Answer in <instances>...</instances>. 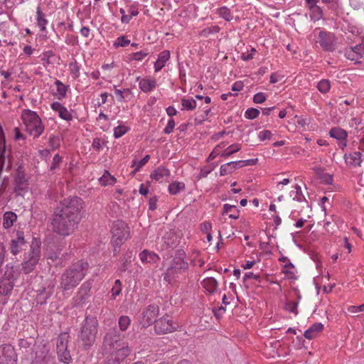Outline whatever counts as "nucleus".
Listing matches in <instances>:
<instances>
[{
    "mask_svg": "<svg viewBox=\"0 0 364 364\" xmlns=\"http://www.w3.org/2000/svg\"><path fill=\"white\" fill-rule=\"evenodd\" d=\"M311 13H310V17L311 20L316 21H318L323 17V11L320 6L318 5L313 6L312 8L309 9Z\"/></svg>",
    "mask_w": 364,
    "mask_h": 364,
    "instance_id": "f704fd0d",
    "label": "nucleus"
},
{
    "mask_svg": "<svg viewBox=\"0 0 364 364\" xmlns=\"http://www.w3.org/2000/svg\"><path fill=\"white\" fill-rule=\"evenodd\" d=\"M28 188L27 181L23 173L18 172L14 178V192L16 195H22V192Z\"/></svg>",
    "mask_w": 364,
    "mask_h": 364,
    "instance_id": "dca6fc26",
    "label": "nucleus"
},
{
    "mask_svg": "<svg viewBox=\"0 0 364 364\" xmlns=\"http://www.w3.org/2000/svg\"><path fill=\"white\" fill-rule=\"evenodd\" d=\"M104 360L102 364H120L132 352L124 336L116 328L109 329L103 338Z\"/></svg>",
    "mask_w": 364,
    "mask_h": 364,
    "instance_id": "f03ea898",
    "label": "nucleus"
},
{
    "mask_svg": "<svg viewBox=\"0 0 364 364\" xmlns=\"http://www.w3.org/2000/svg\"><path fill=\"white\" fill-rule=\"evenodd\" d=\"M37 22L38 26L41 28V30L46 31V26L48 23V21L45 18V14L41 11L40 7L37 9Z\"/></svg>",
    "mask_w": 364,
    "mask_h": 364,
    "instance_id": "ea45409f",
    "label": "nucleus"
},
{
    "mask_svg": "<svg viewBox=\"0 0 364 364\" xmlns=\"http://www.w3.org/2000/svg\"><path fill=\"white\" fill-rule=\"evenodd\" d=\"M241 149V145L239 144H234L229 146L222 154L221 156L227 158L237 152Z\"/></svg>",
    "mask_w": 364,
    "mask_h": 364,
    "instance_id": "58836bf2",
    "label": "nucleus"
},
{
    "mask_svg": "<svg viewBox=\"0 0 364 364\" xmlns=\"http://www.w3.org/2000/svg\"><path fill=\"white\" fill-rule=\"evenodd\" d=\"M272 133L269 130H263L259 133L258 137L260 141H264L265 139H270L272 136Z\"/></svg>",
    "mask_w": 364,
    "mask_h": 364,
    "instance_id": "bf43d9fd",
    "label": "nucleus"
},
{
    "mask_svg": "<svg viewBox=\"0 0 364 364\" xmlns=\"http://www.w3.org/2000/svg\"><path fill=\"white\" fill-rule=\"evenodd\" d=\"M236 170L235 165H234L233 162H228L227 164H223L220 168V176H225L230 174Z\"/></svg>",
    "mask_w": 364,
    "mask_h": 364,
    "instance_id": "c9c22d12",
    "label": "nucleus"
},
{
    "mask_svg": "<svg viewBox=\"0 0 364 364\" xmlns=\"http://www.w3.org/2000/svg\"><path fill=\"white\" fill-rule=\"evenodd\" d=\"M266 95L263 92H258L253 97V102L256 104H261L266 101Z\"/></svg>",
    "mask_w": 364,
    "mask_h": 364,
    "instance_id": "13d9d810",
    "label": "nucleus"
},
{
    "mask_svg": "<svg viewBox=\"0 0 364 364\" xmlns=\"http://www.w3.org/2000/svg\"><path fill=\"white\" fill-rule=\"evenodd\" d=\"M41 257V243L33 241L30 250L24 254L21 263V269L24 274L32 272L36 268Z\"/></svg>",
    "mask_w": 364,
    "mask_h": 364,
    "instance_id": "423d86ee",
    "label": "nucleus"
},
{
    "mask_svg": "<svg viewBox=\"0 0 364 364\" xmlns=\"http://www.w3.org/2000/svg\"><path fill=\"white\" fill-rule=\"evenodd\" d=\"M83 205V200L77 196H70L60 200L50 218L52 230L63 237L72 235L78 228Z\"/></svg>",
    "mask_w": 364,
    "mask_h": 364,
    "instance_id": "f257e3e1",
    "label": "nucleus"
},
{
    "mask_svg": "<svg viewBox=\"0 0 364 364\" xmlns=\"http://www.w3.org/2000/svg\"><path fill=\"white\" fill-rule=\"evenodd\" d=\"M170 175V171L164 166H159L156 169H155L153 172H151L150 177L151 178L156 181H161L164 177H167Z\"/></svg>",
    "mask_w": 364,
    "mask_h": 364,
    "instance_id": "393cba45",
    "label": "nucleus"
},
{
    "mask_svg": "<svg viewBox=\"0 0 364 364\" xmlns=\"http://www.w3.org/2000/svg\"><path fill=\"white\" fill-rule=\"evenodd\" d=\"M188 269V263L184 259L173 258L170 262L169 267L166 269L165 279L166 277H174L178 274H181Z\"/></svg>",
    "mask_w": 364,
    "mask_h": 364,
    "instance_id": "f8f14e48",
    "label": "nucleus"
},
{
    "mask_svg": "<svg viewBox=\"0 0 364 364\" xmlns=\"http://www.w3.org/2000/svg\"><path fill=\"white\" fill-rule=\"evenodd\" d=\"M139 258L143 263L156 264L160 260V257L154 252L144 250L139 253Z\"/></svg>",
    "mask_w": 364,
    "mask_h": 364,
    "instance_id": "f3484780",
    "label": "nucleus"
},
{
    "mask_svg": "<svg viewBox=\"0 0 364 364\" xmlns=\"http://www.w3.org/2000/svg\"><path fill=\"white\" fill-rule=\"evenodd\" d=\"M49 145L53 149H56L60 146V139L58 136H50L49 138Z\"/></svg>",
    "mask_w": 364,
    "mask_h": 364,
    "instance_id": "4d7b16f0",
    "label": "nucleus"
},
{
    "mask_svg": "<svg viewBox=\"0 0 364 364\" xmlns=\"http://www.w3.org/2000/svg\"><path fill=\"white\" fill-rule=\"evenodd\" d=\"M93 280H87L85 282L78 291L79 300L80 302H85L90 296V291L92 287Z\"/></svg>",
    "mask_w": 364,
    "mask_h": 364,
    "instance_id": "aec40b11",
    "label": "nucleus"
},
{
    "mask_svg": "<svg viewBox=\"0 0 364 364\" xmlns=\"http://www.w3.org/2000/svg\"><path fill=\"white\" fill-rule=\"evenodd\" d=\"M170 58V52L169 50H164L161 52L159 55L158 60L154 63V70L155 72L160 71L166 65V62Z\"/></svg>",
    "mask_w": 364,
    "mask_h": 364,
    "instance_id": "4be33fe9",
    "label": "nucleus"
},
{
    "mask_svg": "<svg viewBox=\"0 0 364 364\" xmlns=\"http://www.w3.org/2000/svg\"><path fill=\"white\" fill-rule=\"evenodd\" d=\"M166 248H174L179 242L178 237L174 232H170L164 237Z\"/></svg>",
    "mask_w": 364,
    "mask_h": 364,
    "instance_id": "bb28decb",
    "label": "nucleus"
},
{
    "mask_svg": "<svg viewBox=\"0 0 364 364\" xmlns=\"http://www.w3.org/2000/svg\"><path fill=\"white\" fill-rule=\"evenodd\" d=\"M55 283L50 282L47 288L43 287L41 290H40L37 298L38 302H40L41 304H45L46 300L52 295Z\"/></svg>",
    "mask_w": 364,
    "mask_h": 364,
    "instance_id": "6ab92c4d",
    "label": "nucleus"
},
{
    "mask_svg": "<svg viewBox=\"0 0 364 364\" xmlns=\"http://www.w3.org/2000/svg\"><path fill=\"white\" fill-rule=\"evenodd\" d=\"M70 336L68 333H61L57 338L56 351L60 361L69 363L71 361V355L68 350V343Z\"/></svg>",
    "mask_w": 364,
    "mask_h": 364,
    "instance_id": "0eeeda50",
    "label": "nucleus"
},
{
    "mask_svg": "<svg viewBox=\"0 0 364 364\" xmlns=\"http://www.w3.org/2000/svg\"><path fill=\"white\" fill-rule=\"evenodd\" d=\"M203 287L210 294L216 291L218 288V282L213 277H208L202 282Z\"/></svg>",
    "mask_w": 364,
    "mask_h": 364,
    "instance_id": "c85d7f7f",
    "label": "nucleus"
},
{
    "mask_svg": "<svg viewBox=\"0 0 364 364\" xmlns=\"http://www.w3.org/2000/svg\"><path fill=\"white\" fill-rule=\"evenodd\" d=\"M344 158L347 164L354 166H360L362 161L361 153L359 151H354L348 155L345 154Z\"/></svg>",
    "mask_w": 364,
    "mask_h": 364,
    "instance_id": "b1692460",
    "label": "nucleus"
},
{
    "mask_svg": "<svg viewBox=\"0 0 364 364\" xmlns=\"http://www.w3.org/2000/svg\"><path fill=\"white\" fill-rule=\"evenodd\" d=\"M181 105L183 106V109H186L188 111L193 110L197 106L196 101L193 98H190V99L182 98L181 99Z\"/></svg>",
    "mask_w": 364,
    "mask_h": 364,
    "instance_id": "4c0bfd02",
    "label": "nucleus"
},
{
    "mask_svg": "<svg viewBox=\"0 0 364 364\" xmlns=\"http://www.w3.org/2000/svg\"><path fill=\"white\" fill-rule=\"evenodd\" d=\"M317 88L322 93H327L331 88V82L328 80L323 79L318 82Z\"/></svg>",
    "mask_w": 364,
    "mask_h": 364,
    "instance_id": "79ce46f5",
    "label": "nucleus"
},
{
    "mask_svg": "<svg viewBox=\"0 0 364 364\" xmlns=\"http://www.w3.org/2000/svg\"><path fill=\"white\" fill-rule=\"evenodd\" d=\"M128 131V128L124 126H117L114 129V136L118 139L125 134Z\"/></svg>",
    "mask_w": 364,
    "mask_h": 364,
    "instance_id": "09e8293b",
    "label": "nucleus"
},
{
    "mask_svg": "<svg viewBox=\"0 0 364 364\" xmlns=\"http://www.w3.org/2000/svg\"><path fill=\"white\" fill-rule=\"evenodd\" d=\"M177 326L174 325L170 316L166 315L154 321V331L156 334H166L174 331Z\"/></svg>",
    "mask_w": 364,
    "mask_h": 364,
    "instance_id": "1a4fd4ad",
    "label": "nucleus"
},
{
    "mask_svg": "<svg viewBox=\"0 0 364 364\" xmlns=\"http://www.w3.org/2000/svg\"><path fill=\"white\" fill-rule=\"evenodd\" d=\"M119 330L122 331H126L131 323V319L127 316H121L118 321Z\"/></svg>",
    "mask_w": 364,
    "mask_h": 364,
    "instance_id": "a19ab883",
    "label": "nucleus"
},
{
    "mask_svg": "<svg viewBox=\"0 0 364 364\" xmlns=\"http://www.w3.org/2000/svg\"><path fill=\"white\" fill-rule=\"evenodd\" d=\"M318 43L324 51L332 52L336 49V36L333 33L321 31L318 33Z\"/></svg>",
    "mask_w": 364,
    "mask_h": 364,
    "instance_id": "ddd939ff",
    "label": "nucleus"
},
{
    "mask_svg": "<svg viewBox=\"0 0 364 364\" xmlns=\"http://www.w3.org/2000/svg\"><path fill=\"white\" fill-rule=\"evenodd\" d=\"M133 256L132 251L127 250L123 255V257L120 259V264L118 267V270L121 272H126L131 263H132V258Z\"/></svg>",
    "mask_w": 364,
    "mask_h": 364,
    "instance_id": "5701e85b",
    "label": "nucleus"
},
{
    "mask_svg": "<svg viewBox=\"0 0 364 364\" xmlns=\"http://www.w3.org/2000/svg\"><path fill=\"white\" fill-rule=\"evenodd\" d=\"M17 353L10 344L0 346V364H16Z\"/></svg>",
    "mask_w": 364,
    "mask_h": 364,
    "instance_id": "9d476101",
    "label": "nucleus"
},
{
    "mask_svg": "<svg viewBox=\"0 0 364 364\" xmlns=\"http://www.w3.org/2000/svg\"><path fill=\"white\" fill-rule=\"evenodd\" d=\"M136 80H139V88L144 92H151L156 87V81L155 79L142 78L140 80V77H138Z\"/></svg>",
    "mask_w": 364,
    "mask_h": 364,
    "instance_id": "a211bd4d",
    "label": "nucleus"
},
{
    "mask_svg": "<svg viewBox=\"0 0 364 364\" xmlns=\"http://www.w3.org/2000/svg\"><path fill=\"white\" fill-rule=\"evenodd\" d=\"M128 238H124V237H114L112 236V244L113 246H117V247H121V245L123 244V242L127 240Z\"/></svg>",
    "mask_w": 364,
    "mask_h": 364,
    "instance_id": "0e129e2a",
    "label": "nucleus"
},
{
    "mask_svg": "<svg viewBox=\"0 0 364 364\" xmlns=\"http://www.w3.org/2000/svg\"><path fill=\"white\" fill-rule=\"evenodd\" d=\"M58 115L63 119H65L68 122L71 121L73 119L72 114L69 112L65 107L63 106L62 109H60L58 112Z\"/></svg>",
    "mask_w": 364,
    "mask_h": 364,
    "instance_id": "8fccbe9b",
    "label": "nucleus"
},
{
    "mask_svg": "<svg viewBox=\"0 0 364 364\" xmlns=\"http://www.w3.org/2000/svg\"><path fill=\"white\" fill-rule=\"evenodd\" d=\"M6 256V248L2 242H0V274L2 273V266Z\"/></svg>",
    "mask_w": 364,
    "mask_h": 364,
    "instance_id": "6e6d98bb",
    "label": "nucleus"
},
{
    "mask_svg": "<svg viewBox=\"0 0 364 364\" xmlns=\"http://www.w3.org/2000/svg\"><path fill=\"white\" fill-rule=\"evenodd\" d=\"M130 43V41L127 39L126 36H119L117 38L116 41L114 43L115 47H125Z\"/></svg>",
    "mask_w": 364,
    "mask_h": 364,
    "instance_id": "603ef678",
    "label": "nucleus"
},
{
    "mask_svg": "<svg viewBox=\"0 0 364 364\" xmlns=\"http://www.w3.org/2000/svg\"><path fill=\"white\" fill-rule=\"evenodd\" d=\"M296 191H291L290 192V196L293 198L294 200H297L299 202L305 201L307 203L305 197L304 196L301 188L299 185L295 186Z\"/></svg>",
    "mask_w": 364,
    "mask_h": 364,
    "instance_id": "e433bc0d",
    "label": "nucleus"
},
{
    "mask_svg": "<svg viewBox=\"0 0 364 364\" xmlns=\"http://www.w3.org/2000/svg\"><path fill=\"white\" fill-rule=\"evenodd\" d=\"M21 118L26 126V130L34 138H37L43 132L44 127L39 116L36 112L24 109Z\"/></svg>",
    "mask_w": 364,
    "mask_h": 364,
    "instance_id": "39448f33",
    "label": "nucleus"
},
{
    "mask_svg": "<svg viewBox=\"0 0 364 364\" xmlns=\"http://www.w3.org/2000/svg\"><path fill=\"white\" fill-rule=\"evenodd\" d=\"M20 274L19 267L17 266H11L9 267L8 264L6 267V271L1 277L7 279L9 281L15 282L18 279Z\"/></svg>",
    "mask_w": 364,
    "mask_h": 364,
    "instance_id": "412c9836",
    "label": "nucleus"
},
{
    "mask_svg": "<svg viewBox=\"0 0 364 364\" xmlns=\"http://www.w3.org/2000/svg\"><path fill=\"white\" fill-rule=\"evenodd\" d=\"M112 234L114 237L129 238V230L127 224L122 220H117L113 223Z\"/></svg>",
    "mask_w": 364,
    "mask_h": 364,
    "instance_id": "2eb2a0df",
    "label": "nucleus"
},
{
    "mask_svg": "<svg viewBox=\"0 0 364 364\" xmlns=\"http://www.w3.org/2000/svg\"><path fill=\"white\" fill-rule=\"evenodd\" d=\"M31 364H55V359L49 350L43 346L36 351Z\"/></svg>",
    "mask_w": 364,
    "mask_h": 364,
    "instance_id": "4468645a",
    "label": "nucleus"
},
{
    "mask_svg": "<svg viewBox=\"0 0 364 364\" xmlns=\"http://www.w3.org/2000/svg\"><path fill=\"white\" fill-rule=\"evenodd\" d=\"M185 189V184L183 182H173L168 186V192L171 195H176L181 191H183Z\"/></svg>",
    "mask_w": 364,
    "mask_h": 364,
    "instance_id": "72a5a7b5",
    "label": "nucleus"
},
{
    "mask_svg": "<svg viewBox=\"0 0 364 364\" xmlns=\"http://www.w3.org/2000/svg\"><path fill=\"white\" fill-rule=\"evenodd\" d=\"M225 146V144L224 142L221 143L220 144L216 146L213 151L210 153V154L208 156V160H213L214 159L217 155L220 154L221 149L224 148Z\"/></svg>",
    "mask_w": 364,
    "mask_h": 364,
    "instance_id": "864d4df0",
    "label": "nucleus"
},
{
    "mask_svg": "<svg viewBox=\"0 0 364 364\" xmlns=\"http://www.w3.org/2000/svg\"><path fill=\"white\" fill-rule=\"evenodd\" d=\"M28 244V242L25 239L24 232L21 230H17L16 236L12 238L10 242V252L13 255L16 256L23 250H26Z\"/></svg>",
    "mask_w": 364,
    "mask_h": 364,
    "instance_id": "6e6552de",
    "label": "nucleus"
},
{
    "mask_svg": "<svg viewBox=\"0 0 364 364\" xmlns=\"http://www.w3.org/2000/svg\"><path fill=\"white\" fill-rule=\"evenodd\" d=\"M98 331V321L95 316H86L82 323L78 341L81 343L82 347L89 349L95 342Z\"/></svg>",
    "mask_w": 364,
    "mask_h": 364,
    "instance_id": "20e7f679",
    "label": "nucleus"
},
{
    "mask_svg": "<svg viewBox=\"0 0 364 364\" xmlns=\"http://www.w3.org/2000/svg\"><path fill=\"white\" fill-rule=\"evenodd\" d=\"M33 342L34 338L32 337L27 338H20L18 340V346L21 348H28L33 343Z\"/></svg>",
    "mask_w": 364,
    "mask_h": 364,
    "instance_id": "de8ad7c7",
    "label": "nucleus"
},
{
    "mask_svg": "<svg viewBox=\"0 0 364 364\" xmlns=\"http://www.w3.org/2000/svg\"><path fill=\"white\" fill-rule=\"evenodd\" d=\"M88 267L87 262L80 260L74 263L62 274L59 287L64 291L75 288L86 275Z\"/></svg>",
    "mask_w": 364,
    "mask_h": 364,
    "instance_id": "7ed1b4c3",
    "label": "nucleus"
},
{
    "mask_svg": "<svg viewBox=\"0 0 364 364\" xmlns=\"http://www.w3.org/2000/svg\"><path fill=\"white\" fill-rule=\"evenodd\" d=\"M229 213L230 218L237 219L239 218L240 210L237 209V206L230 204H224L223 208V214H228Z\"/></svg>",
    "mask_w": 364,
    "mask_h": 364,
    "instance_id": "c756f323",
    "label": "nucleus"
},
{
    "mask_svg": "<svg viewBox=\"0 0 364 364\" xmlns=\"http://www.w3.org/2000/svg\"><path fill=\"white\" fill-rule=\"evenodd\" d=\"M348 311L350 313H358L364 311V304L360 306H350Z\"/></svg>",
    "mask_w": 364,
    "mask_h": 364,
    "instance_id": "338daca9",
    "label": "nucleus"
},
{
    "mask_svg": "<svg viewBox=\"0 0 364 364\" xmlns=\"http://www.w3.org/2000/svg\"><path fill=\"white\" fill-rule=\"evenodd\" d=\"M150 156L146 155L140 161L136 162L135 160L133 161L132 166H135L134 171H138L142 166H144L149 160Z\"/></svg>",
    "mask_w": 364,
    "mask_h": 364,
    "instance_id": "3c124183",
    "label": "nucleus"
},
{
    "mask_svg": "<svg viewBox=\"0 0 364 364\" xmlns=\"http://www.w3.org/2000/svg\"><path fill=\"white\" fill-rule=\"evenodd\" d=\"M99 182L103 186L113 185L116 182V178L106 170L104 174L99 178Z\"/></svg>",
    "mask_w": 364,
    "mask_h": 364,
    "instance_id": "7c9ffc66",
    "label": "nucleus"
},
{
    "mask_svg": "<svg viewBox=\"0 0 364 364\" xmlns=\"http://www.w3.org/2000/svg\"><path fill=\"white\" fill-rule=\"evenodd\" d=\"M158 198L156 196L151 197L149 200V208L151 210H155L157 208Z\"/></svg>",
    "mask_w": 364,
    "mask_h": 364,
    "instance_id": "69168bd1",
    "label": "nucleus"
},
{
    "mask_svg": "<svg viewBox=\"0 0 364 364\" xmlns=\"http://www.w3.org/2000/svg\"><path fill=\"white\" fill-rule=\"evenodd\" d=\"M92 146L96 151L99 152L102 148L100 139L95 138L93 139Z\"/></svg>",
    "mask_w": 364,
    "mask_h": 364,
    "instance_id": "774afa93",
    "label": "nucleus"
},
{
    "mask_svg": "<svg viewBox=\"0 0 364 364\" xmlns=\"http://www.w3.org/2000/svg\"><path fill=\"white\" fill-rule=\"evenodd\" d=\"M14 287V282L9 281L1 277L0 279V294L3 295H9L11 294Z\"/></svg>",
    "mask_w": 364,
    "mask_h": 364,
    "instance_id": "a878e982",
    "label": "nucleus"
},
{
    "mask_svg": "<svg viewBox=\"0 0 364 364\" xmlns=\"http://www.w3.org/2000/svg\"><path fill=\"white\" fill-rule=\"evenodd\" d=\"M122 291V282L119 279H117L111 289L112 299H115L121 294Z\"/></svg>",
    "mask_w": 364,
    "mask_h": 364,
    "instance_id": "c03bdc74",
    "label": "nucleus"
},
{
    "mask_svg": "<svg viewBox=\"0 0 364 364\" xmlns=\"http://www.w3.org/2000/svg\"><path fill=\"white\" fill-rule=\"evenodd\" d=\"M329 134L332 138H335L339 140H345L347 137V132L340 127L332 128L330 130Z\"/></svg>",
    "mask_w": 364,
    "mask_h": 364,
    "instance_id": "2f4dec72",
    "label": "nucleus"
},
{
    "mask_svg": "<svg viewBox=\"0 0 364 364\" xmlns=\"http://www.w3.org/2000/svg\"><path fill=\"white\" fill-rule=\"evenodd\" d=\"M55 85H56V90L58 95L57 98L59 100H63L66 97V92L68 90V86H65L60 80H56L55 82Z\"/></svg>",
    "mask_w": 364,
    "mask_h": 364,
    "instance_id": "473e14b6",
    "label": "nucleus"
},
{
    "mask_svg": "<svg viewBox=\"0 0 364 364\" xmlns=\"http://www.w3.org/2000/svg\"><path fill=\"white\" fill-rule=\"evenodd\" d=\"M259 114V109L256 108H249L245 112V117L248 119H254L257 118Z\"/></svg>",
    "mask_w": 364,
    "mask_h": 364,
    "instance_id": "49530a36",
    "label": "nucleus"
},
{
    "mask_svg": "<svg viewBox=\"0 0 364 364\" xmlns=\"http://www.w3.org/2000/svg\"><path fill=\"white\" fill-rule=\"evenodd\" d=\"M218 14L220 17L223 18L225 20L230 21L232 19V14L230 11L226 6H223L218 9Z\"/></svg>",
    "mask_w": 364,
    "mask_h": 364,
    "instance_id": "a18cd8bd",
    "label": "nucleus"
},
{
    "mask_svg": "<svg viewBox=\"0 0 364 364\" xmlns=\"http://www.w3.org/2000/svg\"><path fill=\"white\" fill-rule=\"evenodd\" d=\"M299 301H287L285 303L284 309L296 315L298 314L297 307H298Z\"/></svg>",
    "mask_w": 364,
    "mask_h": 364,
    "instance_id": "37998d69",
    "label": "nucleus"
},
{
    "mask_svg": "<svg viewBox=\"0 0 364 364\" xmlns=\"http://www.w3.org/2000/svg\"><path fill=\"white\" fill-rule=\"evenodd\" d=\"M17 215L11 211L6 212L3 215V227L5 229H9L13 226L14 223L16 220Z\"/></svg>",
    "mask_w": 364,
    "mask_h": 364,
    "instance_id": "cd10ccee",
    "label": "nucleus"
},
{
    "mask_svg": "<svg viewBox=\"0 0 364 364\" xmlns=\"http://www.w3.org/2000/svg\"><path fill=\"white\" fill-rule=\"evenodd\" d=\"M62 161V157L58 154H55L53 158L52 164L50 168V171H53L58 167Z\"/></svg>",
    "mask_w": 364,
    "mask_h": 364,
    "instance_id": "5fc2aeb1",
    "label": "nucleus"
},
{
    "mask_svg": "<svg viewBox=\"0 0 364 364\" xmlns=\"http://www.w3.org/2000/svg\"><path fill=\"white\" fill-rule=\"evenodd\" d=\"M309 328L316 336L318 333L323 329V325L321 323H315Z\"/></svg>",
    "mask_w": 364,
    "mask_h": 364,
    "instance_id": "680f3d73",
    "label": "nucleus"
},
{
    "mask_svg": "<svg viewBox=\"0 0 364 364\" xmlns=\"http://www.w3.org/2000/svg\"><path fill=\"white\" fill-rule=\"evenodd\" d=\"M174 127H175V122L173 119H170L168 121L166 127L164 129V132L166 134H169L173 132Z\"/></svg>",
    "mask_w": 364,
    "mask_h": 364,
    "instance_id": "052dcab7",
    "label": "nucleus"
},
{
    "mask_svg": "<svg viewBox=\"0 0 364 364\" xmlns=\"http://www.w3.org/2000/svg\"><path fill=\"white\" fill-rule=\"evenodd\" d=\"M159 312V307L156 304L149 305L142 312L140 323L142 327L147 328L151 326L154 321H156V317Z\"/></svg>",
    "mask_w": 364,
    "mask_h": 364,
    "instance_id": "9b49d317",
    "label": "nucleus"
},
{
    "mask_svg": "<svg viewBox=\"0 0 364 364\" xmlns=\"http://www.w3.org/2000/svg\"><path fill=\"white\" fill-rule=\"evenodd\" d=\"M148 55V53L145 50H140L139 52L134 53L132 54V59L135 60H141Z\"/></svg>",
    "mask_w": 364,
    "mask_h": 364,
    "instance_id": "e2e57ef3",
    "label": "nucleus"
}]
</instances>
